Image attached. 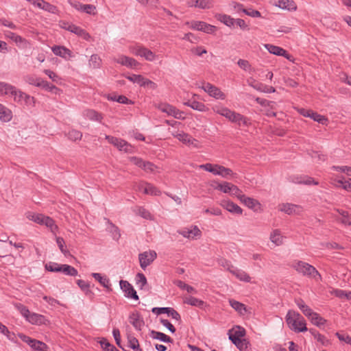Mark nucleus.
<instances>
[{"instance_id": "obj_60", "label": "nucleus", "mask_w": 351, "mask_h": 351, "mask_svg": "<svg viewBox=\"0 0 351 351\" xmlns=\"http://www.w3.org/2000/svg\"><path fill=\"white\" fill-rule=\"evenodd\" d=\"M62 265L55 262H49L45 265V269L51 272H61Z\"/></svg>"}, {"instance_id": "obj_41", "label": "nucleus", "mask_w": 351, "mask_h": 351, "mask_svg": "<svg viewBox=\"0 0 351 351\" xmlns=\"http://www.w3.org/2000/svg\"><path fill=\"white\" fill-rule=\"evenodd\" d=\"M72 33L82 38L85 40H87V41L90 40V38H91L90 35L85 29H82L79 26L75 25L74 28H73Z\"/></svg>"}, {"instance_id": "obj_52", "label": "nucleus", "mask_w": 351, "mask_h": 351, "mask_svg": "<svg viewBox=\"0 0 351 351\" xmlns=\"http://www.w3.org/2000/svg\"><path fill=\"white\" fill-rule=\"evenodd\" d=\"M309 118L322 125H326L328 122V119L326 117L321 115L317 112H314L313 110L312 112H311V116Z\"/></svg>"}, {"instance_id": "obj_8", "label": "nucleus", "mask_w": 351, "mask_h": 351, "mask_svg": "<svg viewBox=\"0 0 351 351\" xmlns=\"http://www.w3.org/2000/svg\"><path fill=\"white\" fill-rule=\"evenodd\" d=\"M106 138L110 143L117 147L119 150L124 151L125 152H131L132 146L126 141L111 136H106Z\"/></svg>"}, {"instance_id": "obj_3", "label": "nucleus", "mask_w": 351, "mask_h": 351, "mask_svg": "<svg viewBox=\"0 0 351 351\" xmlns=\"http://www.w3.org/2000/svg\"><path fill=\"white\" fill-rule=\"evenodd\" d=\"M18 336L23 342L28 344L34 351H47L48 346L44 342L32 339L23 333H19Z\"/></svg>"}, {"instance_id": "obj_32", "label": "nucleus", "mask_w": 351, "mask_h": 351, "mask_svg": "<svg viewBox=\"0 0 351 351\" xmlns=\"http://www.w3.org/2000/svg\"><path fill=\"white\" fill-rule=\"evenodd\" d=\"M12 119V111L5 106L0 104V120L3 122H9Z\"/></svg>"}, {"instance_id": "obj_27", "label": "nucleus", "mask_w": 351, "mask_h": 351, "mask_svg": "<svg viewBox=\"0 0 351 351\" xmlns=\"http://www.w3.org/2000/svg\"><path fill=\"white\" fill-rule=\"evenodd\" d=\"M139 190L143 191L145 194L152 195H160L161 192L154 185L145 183V184H142L139 186Z\"/></svg>"}, {"instance_id": "obj_54", "label": "nucleus", "mask_w": 351, "mask_h": 351, "mask_svg": "<svg viewBox=\"0 0 351 351\" xmlns=\"http://www.w3.org/2000/svg\"><path fill=\"white\" fill-rule=\"evenodd\" d=\"M312 335H313L314 339L322 345L328 346L330 344V341L324 335L320 334L319 332H312Z\"/></svg>"}, {"instance_id": "obj_33", "label": "nucleus", "mask_w": 351, "mask_h": 351, "mask_svg": "<svg viewBox=\"0 0 351 351\" xmlns=\"http://www.w3.org/2000/svg\"><path fill=\"white\" fill-rule=\"evenodd\" d=\"M221 167V165H219L217 164H212V163H206V164L199 165L200 169H204L206 171H208L215 176H219L220 169L218 168Z\"/></svg>"}, {"instance_id": "obj_26", "label": "nucleus", "mask_w": 351, "mask_h": 351, "mask_svg": "<svg viewBox=\"0 0 351 351\" xmlns=\"http://www.w3.org/2000/svg\"><path fill=\"white\" fill-rule=\"evenodd\" d=\"M27 321L31 323L32 324L42 325L45 324L47 320L45 318V317L43 315L38 314L36 313H31Z\"/></svg>"}, {"instance_id": "obj_40", "label": "nucleus", "mask_w": 351, "mask_h": 351, "mask_svg": "<svg viewBox=\"0 0 351 351\" xmlns=\"http://www.w3.org/2000/svg\"><path fill=\"white\" fill-rule=\"evenodd\" d=\"M229 304L235 311L241 315H243L246 312V308L245 304L243 303L231 299L229 300Z\"/></svg>"}, {"instance_id": "obj_59", "label": "nucleus", "mask_w": 351, "mask_h": 351, "mask_svg": "<svg viewBox=\"0 0 351 351\" xmlns=\"http://www.w3.org/2000/svg\"><path fill=\"white\" fill-rule=\"evenodd\" d=\"M231 186H232V184L223 182V183L217 184L215 189L225 193H230V191H231Z\"/></svg>"}, {"instance_id": "obj_57", "label": "nucleus", "mask_w": 351, "mask_h": 351, "mask_svg": "<svg viewBox=\"0 0 351 351\" xmlns=\"http://www.w3.org/2000/svg\"><path fill=\"white\" fill-rule=\"evenodd\" d=\"M334 181L339 184V185H335L337 187L341 186L344 190L351 192V178L345 181H343V179H335Z\"/></svg>"}, {"instance_id": "obj_42", "label": "nucleus", "mask_w": 351, "mask_h": 351, "mask_svg": "<svg viewBox=\"0 0 351 351\" xmlns=\"http://www.w3.org/2000/svg\"><path fill=\"white\" fill-rule=\"evenodd\" d=\"M91 276L105 288H109L111 285L110 280L107 277L101 276V274L92 273Z\"/></svg>"}, {"instance_id": "obj_48", "label": "nucleus", "mask_w": 351, "mask_h": 351, "mask_svg": "<svg viewBox=\"0 0 351 351\" xmlns=\"http://www.w3.org/2000/svg\"><path fill=\"white\" fill-rule=\"evenodd\" d=\"M43 89L47 90L49 92L58 94L60 92V89L54 86L53 84L48 82L47 81L43 80L40 87Z\"/></svg>"}, {"instance_id": "obj_28", "label": "nucleus", "mask_w": 351, "mask_h": 351, "mask_svg": "<svg viewBox=\"0 0 351 351\" xmlns=\"http://www.w3.org/2000/svg\"><path fill=\"white\" fill-rule=\"evenodd\" d=\"M231 274H233L237 279L245 282H250L252 278L245 271L235 267L231 271Z\"/></svg>"}, {"instance_id": "obj_29", "label": "nucleus", "mask_w": 351, "mask_h": 351, "mask_svg": "<svg viewBox=\"0 0 351 351\" xmlns=\"http://www.w3.org/2000/svg\"><path fill=\"white\" fill-rule=\"evenodd\" d=\"M184 104L199 112H206L208 109L204 103L195 100H189L188 101L184 102Z\"/></svg>"}, {"instance_id": "obj_16", "label": "nucleus", "mask_w": 351, "mask_h": 351, "mask_svg": "<svg viewBox=\"0 0 351 351\" xmlns=\"http://www.w3.org/2000/svg\"><path fill=\"white\" fill-rule=\"evenodd\" d=\"M245 334H246V331H245V328L240 326H236L232 330H230L228 331L229 339L231 341H236V339H243V337H245Z\"/></svg>"}, {"instance_id": "obj_56", "label": "nucleus", "mask_w": 351, "mask_h": 351, "mask_svg": "<svg viewBox=\"0 0 351 351\" xmlns=\"http://www.w3.org/2000/svg\"><path fill=\"white\" fill-rule=\"evenodd\" d=\"M56 243L61 252L64 254L65 256L70 255L69 251L66 249V247L65 246V242L63 238L60 237H56Z\"/></svg>"}, {"instance_id": "obj_58", "label": "nucleus", "mask_w": 351, "mask_h": 351, "mask_svg": "<svg viewBox=\"0 0 351 351\" xmlns=\"http://www.w3.org/2000/svg\"><path fill=\"white\" fill-rule=\"evenodd\" d=\"M219 176H221L224 178H228L229 177H234L236 173H234L232 169L230 168L225 167L224 166H222L221 167H219Z\"/></svg>"}, {"instance_id": "obj_18", "label": "nucleus", "mask_w": 351, "mask_h": 351, "mask_svg": "<svg viewBox=\"0 0 351 351\" xmlns=\"http://www.w3.org/2000/svg\"><path fill=\"white\" fill-rule=\"evenodd\" d=\"M36 6L51 14H58L59 13V10L56 5H52L45 0H38Z\"/></svg>"}, {"instance_id": "obj_34", "label": "nucleus", "mask_w": 351, "mask_h": 351, "mask_svg": "<svg viewBox=\"0 0 351 351\" xmlns=\"http://www.w3.org/2000/svg\"><path fill=\"white\" fill-rule=\"evenodd\" d=\"M150 336L153 339L160 340L162 342H165V343H172L173 342V339H171L170 337H169L168 335H167L165 333L161 332L152 330L150 332Z\"/></svg>"}, {"instance_id": "obj_25", "label": "nucleus", "mask_w": 351, "mask_h": 351, "mask_svg": "<svg viewBox=\"0 0 351 351\" xmlns=\"http://www.w3.org/2000/svg\"><path fill=\"white\" fill-rule=\"evenodd\" d=\"M221 205L225 209L231 213L241 215L243 213L242 208L233 202L224 201Z\"/></svg>"}, {"instance_id": "obj_31", "label": "nucleus", "mask_w": 351, "mask_h": 351, "mask_svg": "<svg viewBox=\"0 0 351 351\" xmlns=\"http://www.w3.org/2000/svg\"><path fill=\"white\" fill-rule=\"evenodd\" d=\"M250 85L258 91L271 93L276 92L275 88L271 86H267L261 82H255L254 84H250Z\"/></svg>"}, {"instance_id": "obj_19", "label": "nucleus", "mask_w": 351, "mask_h": 351, "mask_svg": "<svg viewBox=\"0 0 351 351\" xmlns=\"http://www.w3.org/2000/svg\"><path fill=\"white\" fill-rule=\"evenodd\" d=\"M51 50L56 56L65 59H69L73 56L71 51L64 46L56 45L51 48Z\"/></svg>"}, {"instance_id": "obj_44", "label": "nucleus", "mask_w": 351, "mask_h": 351, "mask_svg": "<svg viewBox=\"0 0 351 351\" xmlns=\"http://www.w3.org/2000/svg\"><path fill=\"white\" fill-rule=\"evenodd\" d=\"M128 347L131 349H132L134 351H143V349L140 348L139 343L138 339L132 336V335H128Z\"/></svg>"}, {"instance_id": "obj_5", "label": "nucleus", "mask_w": 351, "mask_h": 351, "mask_svg": "<svg viewBox=\"0 0 351 351\" xmlns=\"http://www.w3.org/2000/svg\"><path fill=\"white\" fill-rule=\"evenodd\" d=\"M158 108L162 112L167 113L169 116H172L178 119H184V112L176 107L167 104L162 103L158 106Z\"/></svg>"}, {"instance_id": "obj_50", "label": "nucleus", "mask_w": 351, "mask_h": 351, "mask_svg": "<svg viewBox=\"0 0 351 351\" xmlns=\"http://www.w3.org/2000/svg\"><path fill=\"white\" fill-rule=\"evenodd\" d=\"M61 272L71 276H76L78 274L77 270L75 267L66 264L62 265Z\"/></svg>"}, {"instance_id": "obj_13", "label": "nucleus", "mask_w": 351, "mask_h": 351, "mask_svg": "<svg viewBox=\"0 0 351 351\" xmlns=\"http://www.w3.org/2000/svg\"><path fill=\"white\" fill-rule=\"evenodd\" d=\"M172 135L186 145L197 147V141L184 132H176L172 133Z\"/></svg>"}, {"instance_id": "obj_53", "label": "nucleus", "mask_w": 351, "mask_h": 351, "mask_svg": "<svg viewBox=\"0 0 351 351\" xmlns=\"http://www.w3.org/2000/svg\"><path fill=\"white\" fill-rule=\"evenodd\" d=\"M233 344L240 350L245 351L247 349L249 341L245 339H237L236 341H232Z\"/></svg>"}, {"instance_id": "obj_47", "label": "nucleus", "mask_w": 351, "mask_h": 351, "mask_svg": "<svg viewBox=\"0 0 351 351\" xmlns=\"http://www.w3.org/2000/svg\"><path fill=\"white\" fill-rule=\"evenodd\" d=\"M126 78L130 82L138 84L140 86H143L145 85V77H144L141 75H136L132 74L131 75H128Z\"/></svg>"}, {"instance_id": "obj_21", "label": "nucleus", "mask_w": 351, "mask_h": 351, "mask_svg": "<svg viewBox=\"0 0 351 351\" xmlns=\"http://www.w3.org/2000/svg\"><path fill=\"white\" fill-rule=\"evenodd\" d=\"M11 96L14 97V100L17 103L25 101V104H28L31 100L34 99V97L29 96L24 92H22L20 90H18L16 87L15 92H13V95Z\"/></svg>"}, {"instance_id": "obj_39", "label": "nucleus", "mask_w": 351, "mask_h": 351, "mask_svg": "<svg viewBox=\"0 0 351 351\" xmlns=\"http://www.w3.org/2000/svg\"><path fill=\"white\" fill-rule=\"evenodd\" d=\"M136 285L140 289H147V281L145 276L142 273H138L136 276Z\"/></svg>"}, {"instance_id": "obj_17", "label": "nucleus", "mask_w": 351, "mask_h": 351, "mask_svg": "<svg viewBox=\"0 0 351 351\" xmlns=\"http://www.w3.org/2000/svg\"><path fill=\"white\" fill-rule=\"evenodd\" d=\"M229 121L238 124L239 126L243 125L247 127L250 125L249 119L234 111L232 112Z\"/></svg>"}, {"instance_id": "obj_51", "label": "nucleus", "mask_w": 351, "mask_h": 351, "mask_svg": "<svg viewBox=\"0 0 351 351\" xmlns=\"http://www.w3.org/2000/svg\"><path fill=\"white\" fill-rule=\"evenodd\" d=\"M89 65L93 69H99L101 66V59L97 54H93L89 60Z\"/></svg>"}, {"instance_id": "obj_1", "label": "nucleus", "mask_w": 351, "mask_h": 351, "mask_svg": "<svg viewBox=\"0 0 351 351\" xmlns=\"http://www.w3.org/2000/svg\"><path fill=\"white\" fill-rule=\"evenodd\" d=\"M286 322L289 328L296 332H305L308 330L304 317L294 311H288Z\"/></svg>"}, {"instance_id": "obj_7", "label": "nucleus", "mask_w": 351, "mask_h": 351, "mask_svg": "<svg viewBox=\"0 0 351 351\" xmlns=\"http://www.w3.org/2000/svg\"><path fill=\"white\" fill-rule=\"evenodd\" d=\"M121 289L124 293V296L129 299L138 300L139 298L133 286L127 280H121L119 282Z\"/></svg>"}, {"instance_id": "obj_63", "label": "nucleus", "mask_w": 351, "mask_h": 351, "mask_svg": "<svg viewBox=\"0 0 351 351\" xmlns=\"http://www.w3.org/2000/svg\"><path fill=\"white\" fill-rule=\"evenodd\" d=\"M67 136L70 140L75 141L82 138V134L78 130H71L68 132Z\"/></svg>"}, {"instance_id": "obj_4", "label": "nucleus", "mask_w": 351, "mask_h": 351, "mask_svg": "<svg viewBox=\"0 0 351 351\" xmlns=\"http://www.w3.org/2000/svg\"><path fill=\"white\" fill-rule=\"evenodd\" d=\"M157 258L156 251L149 250L138 254L139 264L143 270L150 265Z\"/></svg>"}, {"instance_id": "obj_37", "label": "nucleus", "mask_w": 351, "mask_h": 351, "mask_svg": "<svg viewBox=\"0 0 351 351\" xmlns=\"http://www.w3.org/2000/svg\"><path fill=\"white\" fill-rule=\"evenodd\" d=\"M293 182L297 184H304L306 185L318 184V182L315 181L313 178L309 176L295 177L293 179Z\"/></svg>"}, {"instance_id": "obj_38", "label": "nucleus", "mask_w": 351, "mask_h": 351, "mask_svg": "<svg viewBox=\"0 0 351 351\" xmlns=\"http://www.w3.org/2000/svg\"><path fill=\"white\" fill-rule=\"evenodd\" d=\"M24 80L25 81V82L30 85H33L36 87H40V85L43 80L34 75H28L24 77Z\"/></svg>"}, {"instance_id": "obj_35", "label": "nucleus", "mask_w": 351, "mask_h": 351, "mask_svg": "<svg viewBox=\"0 0 351 351\" xmlns=\"http://www.w3.org/2000/svg\"><path fill=\"white\" fill-rule=\"evenodd\" d=\"M184 303L193 306L202 308L204 305V302L193 296L189 295L184 298Z\"/></svg>"}, {"instance_id": "obj_2", "label": "nucleus", "mask_w": 351, "mask_h": 351, "mask_svg": "<svg viewBox=\"0 0 351 351\" xmlns=\"http://www.w3.org/2000/svg\"><path fill=\"white\" fill-rule=\"evenodd\" d=\"M293 267L304 276L313 278L316 280H322V276L316 268L306 262L298 261L293 265Z\"/></svg>"}, {"instance_id": "obj_23", "label": "nucleus", "mask_w": 351, "mask_h": 351, "mask_svg": "<svg viewBox=\"0 0 351 351\" xmlns=\"http://www.w3.org/2000/svg\"><path fill=\"white\" fill-rule=\"evenodd\" d=\"M83 116L90 121L101 122L103 116L101 113L93 109H86L83 111Z\"/></svg>"}, {"instance_id": "obj_10", "label": "nucleus", "mask_w": 351, "mask_h": 351, "mask_svg": "<svg viewBox=\"0 0 351 351\" xmlns=\"http://www.w3.org/2000/svg\"><path fill=\"white\" fill-rule=\"evenodd\" d=\"M128 319L130 323L136 330L141 331L145 325L143 318L138 311L131 313Z\"/></svg>"}, {"instance_id": "obj_6", "label": "nucleus", "mask_w": 351, "mask_h": 351, "mask_svg": "<svg viewBox=\"0 0 351 351\" xmlns=\"http://www.w3.org/2000/svg\"><path fill=\"white\" fill-rule=\"evenodd\" d=\"M202 88L208 93L209 96L216 99L223 100L226 99V95L218 87L209 82L204 83Z\"/></svg>"}, {"instance_id": "obj_14", "label": "nucleus", "mask_w": 351, "mask_h": 351, "mask_svg": "<svg viewBox=\"0 0 351 351\" xmlns=\"http://www.w3.org/2000/svg\"><path fill=\"white\" fill-rule=\"evenodd\" d=\"M4 34L6 38L11 39L20 47L26 48L29 44L27 40L14 32L6 31Z\"/></svg>"}, {"instance_id": "obj_11", "label": "nucleus", "mask_w": 351, "mask_h": 351, "mask_svg": "<svg viewBox=\"0 0 351 351\" xmlns=\"http://www.w3.org/2000/svg\"><path fill=\"white\" fill-rule=\"evenodd\" d=\"M191 27L193 29L202 31L207 34H212L216 30L215 26L208 24L204 21H192Z\"/></svg>"}, {"instance_id": "obj_30", "label": "nucleus", "mask_w": 351, "mask_h": 351, "mask_svg": "<svg viewBox=\"0 0 351 351\" xmlns=\"http://www.w3.org/2000/svg\"><path fill=\"white\" fill-rule=\"evenodd\" d=\"M271 242L274 243L276 245L279 246L283 243L284 237L281 234V232L278 229L274 230L269 236Z\"/></svg>"}, {"instance_id": "obj_43", "label": "nucleus", "mask_w": 351, "mask_h": 351, "mask_svg": "<svg viewBox=\"0 0 351 351\" xmlns=\"http://www.w3.org/2000/svg\"><path fill=\"white\" fill-rule=\"evenodd\" d=\"M27 218L36 223L43 225L45 215L39 213H29L27 215Z\"/></svg>"}, {"instance_id": "obj_49", "label": "nucleus", "mask_w": 351, "mask_h": 351, "mask_svg": "<svg viewBox=\"0 0 351 351\" xmlns=\"http://www.w3.org/2000/svg\"><path fill=\"white\" fill-rule=\"evenodd\" d=\"M313 324L320 327L321 326H323L326 324V319H325L324 317H321L318 313H314L313 315L309 319Z\"/></svg>"}, {"instance_id": "obj_9", "label": "nucleus", "mask_w": 351, "mask_h": 351, "mask_svg": "<svg viewBox=\"0 0 351 351\" xmlns=\"http://www.w3.org/2000/svg\"><path fill=\"white\" fill-rule=\"evenodd\" d=\"M113 60L114 62L130 69L136 68L139 65L138 62L134 58L126 56L125 55H119L117 57L114 58Z\"/></svg>"}, {"instance_id": "obj_55", "label": "nucleus", "mask_w": 351, "mask_h": 351, "mask_svg": "<svg viewBox=\"0 0 351 351\" xmlns=\"http://www.w3.org/2000/svg\"><path fill=\"white\" fill-rule=\"evenodd\" d=\"M76 282L81 290L83 291L86 295L93 294V292L90 289V285L88 282L80 279L77 280Z\"/></svg>"}, {"instance_id": "obj_61", "label": "nucleus", "mask_w": 351, "mask_h": 351, "mask_svg": "<svg viewBox=\"0 0 351 351\" xmlns=\"http://www.w3.org/2000/svg\"><path fill=\"white\" fill-rule=\"evenodd\" d=\"M99 343L105 351H114L117 349L114 346L110 343L106 338H101Z\"/></svg>"}, {"instance_id": "obj_46", "label": "nucleus", "mask_w": 351, "mask_h": 351, "mask_svg": "<svg viewBox=\"0 0 351 351\" xmlns=\"http://www.w3.org/2000/svg\"><path fill=\"white\" fill-rule=\"evenodd\" d=\"M43 225H45L47 228H49L50 229V230L51 231V232H53L54 234H56V232L58 230V227L56 224L55 221L52 218H51L48 216H45V218L44 219V222H43Z\"/></svg>"}, {"instance_id": "obj_12", "label": "nucleus", "mask_w": 351, "mask_h": 351, "mask_svg": "<svg viewBox=\"0 0 351 351\" xmlns=\"http://www.w3.org/2000/svg\"><path fill=\"white\" fill-rule=\"evenodd\" d=\"M69 4L75 10L89 14H95V6L90 4H82L79 1L69 0Z\"/></svg>"}, {"instance_id": "obj_45", "label": "nucleus", "mask_w": 351, "mask_h": 351, "mask_svg": "<svg viewBox=\"0 0 351 351\" xmlns=\"http://www.w3.org/2000/svg\"><path fill=\"white\" fill-rule=\"evenodd\" d=\"M217 18L219 21H220L228 27H232L235 24V20L229 15L218 14Z\"/></svg>"}, {"instance_id": "obj_62", "label": "nucleus", "mask_w": 351, "mask_h": 351, "mask_svg": "<svg viewBox=\"0 0 351 351\" xmlns=\"http://www.w3.org/2000/svg\"><path fill=\"white\" fill-rule=\"evenodd\" d=\"M337 211L341 215V222L346 226H351V221L349 219L348 211L337 209Z\"/></svg>"}, {"instance_id": "obj_20", "label": "nucleus", "mask_w": 351, "mask_h": 351, "mask_svg": "<svg viewBox=\"0 0 351 351\" xmlns=\"http://www.w3.org/2000/svg\"><path fill=\"white\" fill-rule=\"evenodd\" d=\"M280 206V210L288 215L298 214L302 211V207L296 204L287 203Z\"/></svg>"}, {"instance_id": "obj_64", "label": "nucleus", "mask_w": 351, "mask_h": 351, "mask_svg": "<svg viewBox=\"0 0 351 351\" xmlns=\"http://www.w3.org/2000/svg\"><path fill=\"white\" fill-rule=\"evenodd\" d=\"M108 99L111 100V101H117L120 104H129L131 102L125 96H123V95H119V96L114 95L113 97L108 96Z\"/></svg>"}, {"instance_id": "obj_24", "label": "nucleus", "mask_w": 351, "mask_h": 351, "mask_svg": "<svg viewBox=\"0 0 351 351\" xmlns=\"http://www.w3.org/2000/svg\"><path fill=\"white\" fill-rule=\"evenodd\" d=\"M178 232L184 237L188 239H194L195 237L201 235V231L196 226H193L192 229L186 228L182 230H178Z\"/></svg>"}, {"instance_id": "obj_15", "label": "nucleus", "mask_w": 351, "mask_h": 351, "mask_svg": "<svg viewBox=\"0 0 351 351\" xmlns=\"http://www.w3.org/2000/svg\"><path fill=\"white\" fill-rule=\"evenodd\" d=\"M264 47L270 53L279 56H283L288 60H291V56L285 49H282V47L273 45L271 44H265Z\"/></svg>"}, {"instance_id": "obj_22", "label": "nucleus", "mask_w": 351, "mask_h": 351, "mask_svg": "<svg viewBox=\"0 0 351 351\" xmlns=\"http://www.w3.org/2000/svg\"><path fill=\"white\" fill-rule=\"evenodd\" d=\"M245 206L247 208L256 211L258 208H260L261 204L259 202L254 198L247 197L244 195V196L241 197L240 200Z\"/></svg>"}, {"instance_id": "obj_36", "label": "nucleus", "mask_w": 351, "mask_h": 351, "mask_svg": "<svg viewBox=\"0 0 351 351\" xmlns=\"http://www.w3.org/2000/svg\"><path fill=\"white\" fill-rule=\"evenodd\" d=\"M191 5L200 9H210L213 6L212 0H194V3H190Z\"/></svg>"}]
</instances>
